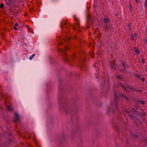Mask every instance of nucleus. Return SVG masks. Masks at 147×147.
Instances as JSON below:
<instances>
[{"mask_svg": "<svg viewBox=\"0 0 147 147\" xmlns=\"http://www.w3.org/2000/svg\"><path fill=\"white\" fill-rule=\"evenodd\" d=\"M8 1L12 5L16 1V0H8Z\"/></svg>", "mask_w": 147, "mask_h": 147, "instance_id": "nucleus-16", "label": "nucleus"}, {"mask_svg": "<svg viewBox=\"0 0 147 147\" xmlns=\"http://www.w3.org/2000/svg\"><path fill=\"white\" fill-rule=\"evenodd\" d=\"M144 6L146 8H147V0H145V2L144 3Z\"/></svg>", "mask_w": 147, "mask_h": 147, "instance_id": "nucleus-19", "label": "nucleus"}, {"mask_svg": "<svg viewBox=\"0 0 147 147\" xmlns=\"http://www.w3.org/2000/svg\"><path fill=\"white\" fill-rule=\"evenodd\" d=\"M65 28H66L68 30H69V28L71 27V25L70 23L68 22L67 21L65 20Z\"/></svg>", "mask_w": 147, "mask_h": 147, "instance_id": "nucleus-4", "label": "nucleus"}, {"mask_svg": "<svg viewBox=\"0 0 147 147\" xmlns=\"http://www.w3.org/2000/svg\"><path fill=\"white\" fill-rule=\"evenodd\" d=\"M73 17L74 20L76 22L73 24V29L74 30H75L78 29V31H80L81 30L80 29V26L79 20L76 17V15H74Z\"/></svg>", "mask_w": 147, "mask_h": 147, "instance_id": "nucleus-1", "label": "nucleus"}, {"mask_svg": "<svg viewBox=\"0 0 147 147\" xmlns=\"http://www.w3.org/2000/svg\"><path fill=\"white\" fill-rule=\"evenodd\" d=\"M131 39L132 41H135L136 40V37L137 36V34L135 33L134 35L131 34Z\"/></svg>", "mask_w": 147, "mask_h": 147, "instance_id": "nucleus-7", "label": "nucleus"}, {"mask_svg": "<svg viewBox=\"0 0 147 147\" xmlns=\"http://www.w3.org/2000/svg\"><path fill=\"white\" fill-rule=\"evenodd\" d=\"M136 77H137V78H139V79H141V77L139 75H138V74H136Z\"/></svg>", "mask_w": 147, "mask_h": 147, "instance_id": "nucleus-27", "label": "nucleus"}, {"mask_svg": "<svg viewBox=\"0 0 147 147\" xmlns=\"http://www.w3.org/2000/svg\"><path fill=\"white\" fill-rule=\"evenodd\" d=\"M137 92H142V90H137Z\"/></svg>", "mask_w": 147, "mask_h": 147, "instance_id": "nucleus-38", "label": "nucleus"}, {"mask_svg": "<svg viewBox=\"0 0 147 147\" xmlns=\"http://www.w3.org/2000/svg\"><path fill=\"white\" fill-rule=\"evenodd\" d=\"M85 61V59H84L82 61L80 60V61L81 62V64L80 65V67H82V66L84 65V63Z\"/></svg>", "mask_w": 147, "mask_h": 147, "instance_id": "nucleus-14", "label": "nucleus"}, {"mask_svg": "<svg viewBox=\"0 0 147 147\" xmlns=\"http://www.w3.org/2000/svg\"><path fill=\"white\" fill-rule=\"evenodd\" d=\"M136 2V3H138L139 0H135Z\"/></svg>", "mask_w": 147, "mask_h": 147, "instance_id": "nucleus-42", "label": "nucleus"}, {"mask_svg": "<svg viewBox=\"0 0 147 147\" xmlns=\"http://www.w3.org/2000/svg\"><path fill=\"white\" fill-rule=\"evenodd\" d=\"M16 10L17 11V12H19L22 11V9L20 7H17L16 8Z\"/></svg>", "mask_w": 147, "mask_h": 147, "instance_id": "nucleus-17", "label": "nucleus"}, {"mask_svg": "<svg viewBox=\"0 0 147 147\" xmlns=\"http://www.w3.org/2000/svg\"><path fill=\"white\" fill-rule=\"evenodd\" d=\"M96 64H95V65H94V66H95H95H96Z\"/></svg>", "mask_w": 147, "mask_h": 147, "instance_id": "nucleus-50", "label": "nucleus"}, {"mask_svg": "<svg viewBox=\"0 0 147 147\" xmlns=\"http://www.w3.org/2000/svg\"><path fill=\"white\" fill-rule=\"evenodd\" d=\"M36 147H41V146H40L39 145H38V146H36Z\"/></svg>", "mask_w": 147, "mask_h": 147, "instance_id": "nucleus-46", "label": "nucleus"}, {"mask_svg": "<svg viewBox=\"0 0 147 147\" xmlns=\"http://www.w3.org/2000/svg\"><path fill=\"white\" fill-rule=\"evenodd\" d=\"M114 93L115 94V97L114 100L115 102V105L116 108V110L117 111H118V109H117V102L119 99V96L117 95V93L115 91H114Z\"/></svg>", "mask_w": 147, "mask_h": 147, "instance_id": "nucleus-2", "label": "nucleus"}, {"mask_svg": "<svg viewBox=\"0 0 147 147\" xmlns=\"http://www.w3.org/2000/svg\"><path fill=\"white\" fill-rule=\"evenodd\" d=\"M65 62H66L68 61H69L66 55L65 54Z\"/></svg>", "mask_w": 147, "mask_h": 147, "instance_id": "nucleus-22", "label": "nucleus"}, {"mask_svg": "<svg viewBox=\"0 0 147 147\" xmlns=\"http://www.w3.org/2000/svg\"><path fill=\"white\" fill-rule=\"evenodd\" d=\"M61 28H63V27H62V26H61Z\"/></svg>", "mask_w": 147, "mask_h": 147, "instance_id": "nucleus-49", "label": "nucleus"}, {"mask_svg": "<svg viewBox=\"0 0 147 147\" xmlns=\"http://www.w3.org/2000/svg\"><path fill=\"white\" fill-rule=\"evenodd\" d=\"M139 103L140 104L142 105H144L145 104L144 102V101L141 100L139 101Z\"/></svg>", "mask_w": 147, "mask_h": 147, "instance_id": "nucleus-23", "label": "nucleus"}, {"mask_svg": "<svg viewBox=\"0 0 147 147\" xmlns=\"http://www.w3.org/2000/svg\"><path fill=\"white\" fill-rule=\"evenodd\" d=\"M20 117L16 113H15V119L14 120V122L15 123L17 122L20 120Z\"/></svg>", "mask_w": 147, "mask_h": 147, "instance_id": "nucleus-8", "label": "nucleus"}, {"mask_svg": "<svg viewBox=\"0 0 147 147\" xmlns=\"http://www.w3.org/2000/svg\"><path fill=\"white\" fill-rule=\"evenodd\" d=\"M103 21L104 23L106 24V26H105V27L106 28H107V23L110 21V20L108 18H105L103 19Z\"/></svg>", "mask_w": 147, "mask_h": 147, "instance_id": "nucleus-9", "label": "nucleus"}, {"mask_svg": "<svg viewBox=\"0 0 147 147\" xmlns=\"http://www.w3.org/2000/svg\"><path fill=\"white\" fill-rule=\"evenodd\" d=\"M18 26V23H16L15 24V25H14V26Z\"/></svg>", "mask_w": 147, "mask_h": 147, "instance_id": "nucleus-37", "label": "nucleus"}, {"mask_svg": "<svg viewBox=\"0 0 147 147\" xmlns=\"http://www.w3.org/2000/svg\"><path fill=\"white\" fill-rule=\"evenodd\" d=\"M131 25L132 23H131L129 22L128 23V26L129 27V30L130 31H131Z\"/></svg>", "mask_w": 147, "mask_h": 147, "instance_id": "nucleus-15", "label": "nucleus"}, {"mask_svg": "<svg viewBox=\"0 0 147 147\" xmlns=\"http://www.w3.org/2000/svg\"><path fill=\"white\" fill-rule=\"evenodd\" d=\"M63 44V42H61V43H58V45H60L61 44Z\"/></svg>", "mask_w": 147, "mask_h": 147, "instance_id": "nucleus-44", "label": "nucleus"}, {"mask_svg": "<svg viewBox=\"0 0 147 147\" xmlns=\"http://www.w3.org/2000/svg\"><path fill=\"white\" fill-rule=\"evenodd\" d=\"M4 6V4L1 3L0 4V8L2 9L3 8Z\"/></svg>", "mask_w": 147, "mask_h": 147, "instance_id": "nucleus-20", "label": "nucleus"}, {"mask_svg": "<svg viewBox=\"0 0 147 147\" xmlns=\"http://www.w3.org/2000/svg\"><path fill=\"white\" fill-rule=\"evenodd\" d=\"M143 41L144 42V43L145 44L147 43V40L146 38H144L143 39Z\"/></svg>", "mask_w": 147, "mask_h": 147, "instance_id": "nucleus-30", "label": "nucleus"}, {"mask_svg": "<svg viewBox=\"0 0 147 147\" xmlns=\"http://www.w3.org/2000/svg\"><path fill=\"white\" fill-rule=\"evenodd\" d=\"M65 50H69V48L68 47H67V46H65Z\"/></svg>", "mask_w": 147, "mask_h": 147, "instance_id": "nucleus-28", "label": "nucleus"}, {"mask_svg": "<svg viewBox=\"0 0 147 147\" xmlns=\"http://www.w3.org/2000/svg\"><path fill=\"white\" fill-rule=\"evenodd\" d=\"M57 39L58 40L59 39H60V38L59 36H58L57 37Z\"/></svg>", "mask_w": 147, "mask_h": 147, "instance_id": "nucleus-43", "label": "nucleus"}, {"mask_svg": "<svg viewBox=\"0 0 147 147\" xmlns=\"http://www.w3.org/2000/svg\"><path fill=\"white\" fill-rule=\"evenodd\" d=\"M121 97H122L124 99L127 100V101H128V98L125 95H124L122 94H121Z\"/></svg>", "mask_w": 147, "mask_h": 147, "instance_id": "nucleus-13", "label": "nucleus"}, {"mask_svg": "<svg viewBox=\"0 0 147 147\" xmlns=\"http://www.w3.org/2000/svg\"><path fill=\"white\" fill-rule=\"evenodd\" d=\"M134 52L138 55H139L140 53V51L138 50V49L136 48H135Z\"/></svg>", "mask_w": 147, "mask_h": 147, "instance_id": "nucleus-12", "label": "nucleus"}, {"mask_svg": "<svg viewBox=\"0 0 147 147\" xmlns=\"http://www.w3.org/2000/svg\"><path fill=\"white\" fill-rule=\"evenodd\" d=\"M122 64L123 65V66L124 68L125 71L126 72V67H129L123 61H122Z\"/></svg>", "mask_w": 147, "mask_h": 147, "instance_id": "nucleus-10", "label": "nucleus"}, {"mask_svg": "<svg viewBox=\"0 0 147 147\" xmlns=\"http://www.w3.org/2000/svg\"><path fill=\"white\" fill-rule=\"evenodd\" d=\"M129 8L130 10H132L133 8L131 3L129 4Z\"/></svg>", "mask_w": 147, "mask_h": 147, "instance_id": "nucleus-21", "label": "nucleus"}, {"mask_svg": "<svg viewBox=\"0 0 147 147\" xmlns=\"http://www.w3.org/2000/svg\"><path fill=\"white\" fill-rule=\"evenodd\" d=\"M116 78L119 80L121 81L125 82V80L124 79L125 78L121 75H117L116 76Z\"/></svg>", "mask_w": 147, "mask_h": 147, "instance_id": "nucleus-3", "label": "nucleus"}, {"mask_svg": "<svg viewBox=\"0 0 147 147\" xmlns=\"http://www.w3.org/2000/svg\"><path fill=\"white\" fill-rule=\"evenodd\" d=\"M136 113L138 115L142 117H143L146 115V113H145L139 112L138 111H136Z\"/></svg>", "mask_w": 147, "mask_h": 147, "instance_id": "nucleus-6", "label": "nucleus"}, {"mask_svg": "<svg viewBox=\"0 0 147 147\" xmlns=\"http://www.w3.org/2000/svg\"><path fill=\"white\" fill-rule=\"evenodd\" d=\"M98 72L97 71V74H96V75H97V76H96V77L97 78H99V76H98L97 75H98Z\"/></svg>", "mask_w": 147, "mask_h": 147, "instance_id": "nucleus-40", "label": "nucleus"}, {"mask_svg": "<svg viewBox=\"0 0 147 147\" xmlns=\"http://www.w3.org/2000/svg\"><path fill=\"white\" fill-rule=\"evenodd\" d=\"M118 86L120 87H121L122 88L124 89L127 92H129V91H128L127 90V88H126L123 84L122 83H120L118 84Z\"/></svg>", "mask_w": 147, "mask_h": 147, "instance_id": "nucleus-5", "label": "nucleus"}, {"mask_svg": "<svg viewBox=\"0 0 147 147\" xmlns=\"http://www.w3.org/2000/svg\"><path fill=\"white\" fill-rule=\"evenodd\" d=\"M6 3L7 5L9 7H10L11 5V3L9 2H6Z\"/></svg>", "mask_w": 147, "mask_h": 147, "instance_id": "nucleus-24", "label": "nucleus"}, {"mask_svg": "<svg viewBox=\"0 0 147 147\" xmlns=\"http://www.w3.org/2000/svg\"><path fill=\"white\" fill-rule=\"evenodd\" d=\"M71 38L70 37H68L67 36L66 37L65 36V41L69 42L71 40Z\"/></svg>", "mask_w": 147, "mask_h": 147, "instance_id": "nucleus-11", "label": "nucleus"}, {"mask_svg": "<svg viewBox=\"0 0 147 147\" xmlns=\"http://www.w3.org/2000/svg\"><path fill=\"white\" fill-rule=\"evenodd\" d=\"M33 140L34 141H36V140H37L36 139V136L35 135H34V137L33 138Z\"/></svg>", "mask_w": 147, "mask_h": 147, "instance_id": "nucleus-35", "label": "nucleus"}, {"mask_svg": "<svg viewBox=\"0 0 147 147\" xmlns=\"http://www.w3.org/2000/svg\"><path fill=\"white\" fill-rule=\"evenodd\" d=\"M35 55V54H33L31 56H30L29 58V59L30 60H31L32 58H33L34 57Z\"/></svg>", "mask_w": 147, "mask_h": 147, "instance_id": "nucleus-26", "label": "nucleus"}, {"mask_svg": "<svg viewBox=\"0 0 147 147\" xmlns=\"http://www.w3.org/2000/svg\"><path fill=\"white\" fill-rule=\"evenodd\" d=\"M58 50L59 52H60L61 53L63 54H64V52L63 50H62L60 48H59Z\"/></svg>", "mask_w": 147, "mask_h": 147, "instance_id": "nucleus-18", "label": "nucleus"}, {"mask_svg": "<svg viewBox=\"0 0 147 147\" xmlns=\"http://www.w3.org/2000/svg\"><path fill=\"white\" fill-rule=\"evenodd\" d=\"M30 138H31V137H29V139H30Z\"/></svg>", "mask_w": 147, "mask_h": 147, "instance_id": "nucleus-48", "label": "nucleus"}, {"mask_svg": "<svg viewBox=\"0 0 147 147\" xmlns=\"http://www.w3.org/2000/svg\"><path fill=\"white\" fill-rule=\"evenodd\" d=\"M7 109L8 110H11V109L10 108V107L9 106H7Z\"/></svg>", "mask_w": 147, "mask_h": 147, "instance_id": "nucleus-34", "label": "nucleus"}, {"mask_svg": "<svg viewBox=\"0 0 147 147\" xmlns=\"http://www.w3.org/2000/svg\"><path fill=\"white\" fill-rule=\"evenodd\" d=\"M132 90L136 92H137V91H138L137 90L134 88H133Z\"/></svg>", "mask_w": 147, "mask_h": 147, "instance_id": "nucleus-32", "label": "nucleus"}, {"mask_svg": "<svg viewBox=\"0 0 147 147\" xmlns=\"http://www.w3.org/2000/svg\"><path fill=\"white\" fill-rule=\"evenodd\" d=\"M142 62L143 63H144L145 62V60L144 59H143L142 60Z\"/></svg>", "mask_w": 147, "mask_h": 147, "instance_id": "nucleus-41", "label": "nucleus"}, {"mask_svg": "<svg viewBox=\"0 0 147 147\" xmlns=\"http://www.w3.org/2000/svg\"><path fill=\"white\" fill-rule=\"evenodd\" d=\"M13 29H14V30H17V28L16 26H14L13 27Z\"/></svg>", "mask_w": 147, "mask_h": 147, "instance_id": "nucleus-36", "label": "nucleus"}, {"mask_svg": "<svg viewBox=\"0 0 147 147\" xmlns=\"http://www.w3.org/2000/svg\"><path fill=\"white\" fill-rule=\"evenodd\" d=\"M140 99H136V100H135V101L136 102H137V103H139V101H140Z\"/></svg>", "mask_w": 147, "mask_h": 147, "instance_id": "nucleus-31", "label": "nucleus"}, {"mask_svg": "<svg viewBox=\"0 0 147 147\" xmlns=\"http://www.w3.org/2000/svg\"><path fill=\"white\" fill-rule=\"evenodd\" d=\"M66 32H67V33H68V31H66Z\"/></svg>", "mask_w": 147, "mask_h": 147, "instance_id": "nucleus-47", "label": "nucleus"}, {"mask_svg": "<svg viewBox=\"0 0 147 147\" xmlns=\"http://www.w3.org/2000/svg\"><path fill=\"white\" fill-rule=\"evenodd\" d=\"M35 142V144L36 145V146H38L39 145H38V144H37V140H36L35 141H34Z\"/></svg>", "mask_w": 147, "mask_h": 147, "instance_id": "nucleus-33", "label": "nucleus"}, {"mask_svg": "<svg viewBox=\"0 0 147 147\" xmlns=\"http://www.w3.org/2000/svg\"><path fill=\"white\" fill-rule=\"evenodd\" d=\"M141 80L143 82H144L145 81V79L144 78H142L141 79Z\"/></svg>", "mask_w": 147, "mask_h": 147, "instance_id": "nucleus-39", "label": "nucleus"}, {"mask_svg": "<svg viewBox=\"0 0 147 147\" xmlns=\"http://www.w3.org/2000/svg\"><path fill=\"white\" fill-rule=\"evenodd\" d=\"M110 67H111V68H113L114 69H115V68L116 67L115 65H113L112 64L111 65Z\"/></svg>", "mask_w": 147, "mask_h": 147, "instance_id": "nucleus-25", "label": "nucleus"}, {"mask_svg": "<svg viewBox=\"0 0 147 147\" xmlns=\"http://www.w3.org/2000/svg\"><path fill=\"white\" fill-rule=\"evenodd\" d=\"M127 88L128 89H129V90H132V88H133L131 86H127Z\"/></svg>", "mask_w": 147, "mask_h": 147, "instance_id": "nucleus-29", "label": "nucleus"}, {"mask_svg": "<svg viewBox=\"0 0 147 147\" xmlns=\"http://www.w3.org/2000/svg\"><path fill=\"white\" fill-rule=\"evenodd\" d=\"M145 70L147 72V67L145 69Z\"/></svg>", "mask_w": 147, "mask_h": 147, "instance_id": "nucleus-45", "label": "nucleus"}, {"mask_svg": "<svg viewBox=\"0 0 147 147\" xmlns=\"http://www.w3.org/2000/svg\"><path fill=\"white\" fill-rule=\"evenodd\" d=\"M101 88H102V86H101Z\"/></svg>", "mask_w": 147, "mask_h": 147, "instance_id": "nucleus-51", "label": "nucleus"}]
</instances>
